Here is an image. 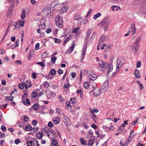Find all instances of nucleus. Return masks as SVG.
I'll return each mask as SVG.
<instances>
[{"mask_svg":"<svg viewBox=\"0 0 146 146\" xmlns=\"http://www.w3.org/2000/svg\"><path fill=\"white\" fill-rule=\"evenodd\" d=\"M97 62H98V69L101 71H104V69L107 68L109 66V64L107 62H103L102 60L97 59Z\"/></svg>","mask_w":146,"mask_h":146,"instance_id":"obj_1","label":"nucleus"},{"mask_svg":"<svg viewBox=\"0 0 146 146\" xmlns=\"http://www.w3.org/2000/svg\"><path fill=\"white\" fill-rule=\"evenodd\" d=\"M110 23L111 21L109 18L106 17L101 22L100 24L101 26H104V30L106 31L107 30Z\"/></svg>","mask_w":146,"mask_h":146,"instance_id":"obj_2","label":"nucleus"},{"mask_svg":"<svg viewBox=\"0 0 146 146\" xmlns=\"http://www.w3.org/2000/svg\"><path fill=\"white\" fill-rule=\"evenodd\" d=\"M55 22L56 26L60 28L63 27V19L60 15H58L55 17Z\"/></svg>","mask_w":146,"mask_h":146,"instance_id":"obj_3","label":"nucleus"},{"mask_svg":"<svg viewBox=\"0 0 146 146\" xmlns=\"http://www.w3.org/2000/svg\"><path fill=\"white\" fill-rule=\"evenodd\" d=\"M18 26H19L18 23L17 22H12V21H10L7 29L9 30L11 29L14 30L16 29L19 30V27Z\"/></svg>","mask_w":146,"mask_h":146,"instance_id":"obj_4","label":"nucleus"},{"mask_svg":"<svg viewBox=\"0 0 146 146\" xmlns=\"http://www.w3.org/2000/svg\"><path fill=\"white\" fill-rule=\"evenodd\" d=\"M123 59L122 57H119L117 59L116 62V70L117 71H119V69L123 65Z\"/></svg>","mask_w":146,"mask_h":146,"instance_id":"obj_5","label":"nucleus"},{"mask_svg":"<svg viewBox=\"0 0 146 146\" xmlns=\"http://www.w3.org/2000/svg\"><path fill=\"white\" fill-rule=\"evenodd\" d=\"M45 133L50 138H51L52 135H54L55 132L51 129L46 130Z\"/></svg>","mask_w":146,"mask_h":146,"instance_id":"obj_6","label":"nucleus"},{"mask_svg":"<svg viewBox=\"0 0 146 146\" xmlns=\"http://www.w3.org/2000/svg\"><path fill=\"white\" fill-rule=\"evenodd\" d=\"M56 74V71L54 69H51L48 75L47 76V78L48 80L49 79H52L53 78L52 76H50V74H51L52 76H54Z\"/></svg>","mask_w":146,"mask_h":146,"instance_id":"obj_7","label":"nucleus"},{"mask_svg":"<svg viewBox=\"0 0 146 146\" xmlns=\"http://www.w3.org/2000/svg\"><path fill=\"white\" fill-rule=\"evenodd\" d=\"M27 94H24V96H22V102L25 105L29 106L30 104V103L29 100L27 98L25 100H24V98H25L27 96Z\"/></svg>","mask_w":146,"mask_h":146,"instance_id":"obj_8","label":"nucleus"},{"mask_svg":"<svg viewBox=\"0 0 146 146\" xmlns=\"http://www.w3.org/2000/svg\"><path fill=\"white\" fill-rule=\"evenodd\" d=\"M97 77V75L94 74L92 73L88 76V78L90 81H93L96 80Z\"/></svg>","mask_w":146,"mask_h":146,"instance_id":"obj_9","label":"nucleus"},{"mask_svg":"<svg viewBox=\"0 0 146 146\" xmlns=\"http://www.w3.org/2000/svg\"><path fill=\"white\" fill-rule=\"evenodd\" d=\"M87 47V45H84L82 50V60H83L84 58V55L86 52V49Z\"/></svg>","mask_w":146,"mask_h":146,"instance_id":"obj_10","label":"nucleus"},{"mask_svg":"<svg viewBox=\"0 0 146 146\" xmlns=\"http://www.w3.org/2000/svg\"><path fill=\"white\" fill-rule=\"evenodd\" d=\"M139 46V43L135 42L133 45L132 46L131 48L134 50L135 53L137 52L138 47Z\"/></svg>","mask_w":146,"mask_h":146,"instance_id":"obj_11","label":"nucleus"},{"mask_svg":"<svg viewBox=\"0 0 146 146\" xmlns=\"http://www.w3.org/2000/svg\"><path fill=\"white\" fill-rule=\"evenodd\" d=\"M100 90L98 88H95L93 91V94L95 96H98L100 94Z\"/></svg>","mask_w":146,"mask_h":146,"instance_id":"obj_12","label":"nucleus"},{"mask_svg":"<svg viewBox=\"0 0 146 146\" xmlns=\"http://www.w3.org/2000/svg\"><path fill=\"white\" fill-rule=\"evenodd\" d=\"M74 43L72 44L71 46L66 51V54H68L71 53L74 50Z\"/></svg>","mask_w":146,"mask_h":146,"instance_id":"obj_13","label":"nucleus"},{"mask_svg":"<svg viewBox=\"0 0 146 146\" xmlns=\"http://www.w3.org/2000/svg\"><path fill=\"white\" fill-rule=\"evenodd\" d=\"M64 123L67 126L70 125L71 124L69 119L66 116L64 117Z\"/></svg>","mask_w":146,"mask_h":146,"instance_id":"obj_14","label":"nucleus"},{"mask_svg":"<svg viewBox=\"0 0 146 146\" xmlns=\"http://www.w3.org/2000/svg\"><path fill=\"white\" fill-rule=\"evenodd\" d=\"M108 81H106L102 85L101 89L105 91L108 88Z\"/></svg>","mask_w":146,"mask_h":146,"instance_id":"obj_15","label":"nucleus"},{"mask_svg":"<svg viewBox=\"0 0 146 146\" xmlns=\"http://www.w3.org/2000/svg\"><path fill=\"white\" fill-rule=\"evenodd\" d=\"M106 37L105 35H102L99 39V45H100L101 44H102V43L104 42L106 40Z\"/></svg>","mask_w":146,"mask_h":146,"instance_id":"obj_16","label":"nucleus"},{"mask_svg":"<svg viewBox=\"0 0 146 146\" xmlns=\"http://www.w3.org/2000/svg\"><path fill=\"white\" fill-rule=\"evenodd\" d=\"M60 121V118L58 117H55L53 118V121L54 124H58Z\"/></svg>","mask_w":146,"mask_h":146,"instance_id":"obj_17","label":"nucleus"},{"mask_svg":"<svg viewBox=\"0 0 146 146\" xmlns=\"http://www.w3.org/2000/svg\"><path fill=\"white\" fill-rule=\"evenodd\" d=\"M46 94L47 96H51L52 97H54L55 96V93L52 91L48 90L46 91Z\"/></svg>","mask_w":146,"mask_h":146,"instance_id":"obj_18","label":"nucleus"},{"mask_svg":"<svg viewBox=\"0 0 146 146\" xmlns=\"http://www.w3.org/2000/svg\"><path fill=\"white\" fill-rule=\"evenodd\" d=\"M58 144V143L55 139H53L52 141L51 146H57Z\"/></svg>","mask_w":146,"mask_h":146,"instance_id":"obj_19","label":"nucleus"},{"mask_svg":"<svg viewBox=\"0 0 146 146\" xmlns=\"http://www.w3.org/2000/svg\"><path fill=\"white\" fill-rule=\"evenodd\" d=\"M31 82L30 81H27L26 84H25V88L26 89H27L31 87Z\"/></svg>","mask_w":146,"mask_h":146,"instance_id":"obj_20","label":"nucleus"},{"mask_svg":"<svg viewBox=\"0 0 146 146\" xmlns=\"http://www.w3.org/2000/svg\"><path fill=\"white\" fill-rule=\"evenodd\" d=\"M131 27L132 29L131 32L132 34H134L135 33L136 30L135 26L134 25L132 24L131 25Z\"/></svg>","mask_w":146,"mask_h":146,"instance_id":"obj_21","label":"nucleus"},{"mask_svg":"<svg viewBox=\"0 0 146 146\" xmlns=\"http://www.w3.org/2000/svg\"><path fill=\"white\" fill-rule=\"evenodd\" d=\"M43 136V134L41 132H38L36 135V137L37 138H42Z\"/></svg>","mask_w":146,"mask_h":146,"instance_id":"obj_22","label":"nucleus"},{"mask_svg":"<svg viewBox=\"0 0 146 146\" xmlns=\"http://www.w3.org/2000/svg\"><path fill=\"white\" fill-rule=\"evenodd\" d=\"M25 21L24 20H19V21H18V24L19 25L18 26L19 27V29H20V27L21 26V28H22L24 26L25 23Z\"/></svg>","mask_w":146,"mask_h":146,"instance_id":"obj_23","label":"nucleus"},{"mask_svg":"<svg viewBox=\"0 0 146 146\" xmlns=\"http://www.w3.org/2000/svg\"><path fill=\"white\" fill-rule=\"evenodd\" d=\"M68 7L67 6H65L62 8L60 10L61 13H64L66 12L68 10Z\"/></svg>","mask_w":146,"mask_h":146,"instance_id":"obj_24","label":"nucleus"},{"mask_svg":"<svg viewBox=\"0 0 146 146\" xmlns=\"http://www.w3.org/2000/svg\"><path fill=\"white\" fill-rule=\"evenodd\" d=\"M111 45L110 44H108L105 49L104 51L108 52L110 51L111 48Z\"/></svg>","mask_w":146,"mask_h":146,"instance_id":"obj_25","label":"nucleus"},{"mask_svg":"<svg viewBox=\"0 0 146 146\" xmlns=\"http://www.w3.org/2000/svg\"><path fill=\"white\" fill-rule=\"evenodd\" d=\"M65 104L68 109L70 110L71 109L72 107L70 105V102L69 101H66V102Z\"/></svg>","mask_w":146,"mask_h":146,"instance_id":"obj_26","label":"nucleus"},{"mask_svg":"<svg viewBox=\"0 0 146 146\" xmlns=\"http://www.w3.org/2000/svg\"><path fill=\"white\" fill-rule=\"evenodd\" d=\"M134 73L135 76L136 78H140V74L139 72V71L137 69H136L134 72Z\"/></svg>","mask_w":146,"mask_h":146,"instance_id":"obj_27","label":"nucleus"},{"mask_svg":"<svg viewBox=\"0 0 146 146\" xmlns=\"http://www.w3.org/2000/svg\"><path fill=\"white\" fill-rule=\"evenodd\" d=\"M90 112L93 115V113H97L99 112V110L96 109H90Z\"/></svg>","mask_w":146,"mask_h":146,"instance_id":"obj_28","label":"nucleus"},{"mask_svg":"<svg viewBox=\"0 0 146 146\" xmlns=\"http://www.w3.org/2000/svg\"><path fill=\"white\" fill-rule=\"evenodd\" d=\"M109 69L108 70L107 73H108L111 72L112 70L113 66L111 63H110V64H109Z\"/></svg>","mask_w":146,"mask_h":146,"instance_id":"obj_29","label":"nucleus"},{"mask_svg":"<svg viewBox=\"0 0 146 146\" xmlns=\"http://www.w3.org/2000/svg\"><path fill=\"white\" fill-rule=\"evenodd\" d=\"M80 141L81 145H86L87 144L86 143V141L82 138H80Z\"/></svg>","mask_w":146,"mask_h":146,"instance_id":"obj_30","label":"nucleus"},{"mask_svg":"<svg viewBox=\"0 0 146 146\" xmlns=\"http://www.w3.org/2000/svg\"><path fill=\"white\" fill-rule=\"evenodd\" d=\"M74 18L75 20L80 21L82 19V17L79 15H76L74 16Z\"/></svg>","mask_w":146,"mask_h":146,"instance_id":"obj_31","label":"nucleus"},{"mask_svg":"<svg viewBox=\"0 0 146 146\" xmlns=\"http://www.w3.org/2000/svg\"><path fill=\"white\" fill-rule=\"evenodd\" d=\"M14 97L13 96H7L5 98V100L6 101H12L13 100Z\"/></svg>","mask_w":146,"mask_h":146,"instance_id":"obj_32","label":"nucleus"},{"mask_svg":"<svg viewBox=\"0 0 146 146\" xmlns=\"http://www.w3.org/2000/svg\"><path fill=\"white\" fill-rule=\"evenodd\" d=\"M26 17L25 12V10H23L22 11V12L21 15V18L22 19H25V17Z\"/></svg>","mask_w":146,"mask_h":146,"instance_id":"obj_33","label":"nucleus"},{"mask_svg":"<svg viewBox=\"0 0 146 146\" xmlns=\"http://www.w3.org/2000/svg\"><path fill=\"white\" fill-rule=\"evenodd\" d=\"M19 88L21 89H23L25 87V84L23 83H21L18 85Z\"/></svg>","mask_w":146,"mask_h":146,"instance_id":"obj_34","label":"nucleus"},{"mask_svg":"<svg viewBox=\"0 0 146 146\" xmlns=\"http://www.w3.org/2000/svg\"><path fill=\"white\" fill-rule=\"evenodd\" d=\"M80 29V27H78L74 28L73 29L72 33H77L78 30Z\"/></svg>","mask_w":146,"mask_h":146,"instance_id":"obj_35","label":"nucleus"},{"mask_svg":"<svg viewBox=\"0 0 146 146\" xmlns=\"http://www.w3.org/2000/svg\"><path fill=\"white\" fill-rule=\"evenodd\" d=\"M72 38V36H69L65 40H64V44L65 45L67 43V42L71 39Z\"/></svg>","mask_w":146,"mask_h":146,"instance_id":"obj_36","label":"nucleus"},{"mask_svg":"<svg viewBox=\"0 0 146 146\" xmlns=\"http://www.w3.org/2000/svg\"><path fill=\"white\" fill-rule=\"evenodd\" d=\"M34 53L33 51H31L28 56V59L30 60L33 55Z\"/></svg>","mask_w":146,"mask_h":146,"instance_id":"obj_37","label":"nucleus"},{"mask_svg":"<svg viewBox=\"0 0 146 146\" xmlns=\"http://www.w3.org/2000/svg\"><path fill=\"white\" fill-rule=\"evenodd\" d=\"M94 143V140L92 138L88 140V144L89 145L91 146L93 145Z\"/></svg>","mask_w":146,"mask_h":146,"instance_id":"obj_38","label":"nucleus"},{"mask_svg":"<svg viewBox=\"0 0 146 146\" xmlns=\"http://www.w3.org/2000/svg\"><path fill=\"white\" fill-rule=\"evenodd\" d=\"M50 10L49 8L47 7L45 8L42 11V13H45L46 14H47L48 12Z\"/></svg>","mask_w":146,"mask_h":146,"instance_id":"obj_39","label":"nucleus"},{"mask_svg":"<svg viewBox=\"0 0 146 146\" xmlns=\"http://www.w3.org/2000/svg\"><path fill=\"white\" fill-rule=\"evenodd\" d=\"M57 59V58L56 56H51V62L53 64H54L55 61Z\"/></svg>","mask_w":146,"mask_h":146,"instance_id":"obj_40","label":"nucleus"},{"mask_svg":"<svg viewBox=\"0 0 146 146\" xmlns=\"http://www.w3.org/2000/svg\"><path fill=\"white\" fill-rule=\"evenodd\" d=\"M25 129L26 130L29 131L32 130L31 127L29 125H27L26 126Z\"/></svg>","mask_w":146,"mask_h":146,"instance_id":"obj_41","label":"nucleus"},{"mask_svg":"<svg viewBox=\"0 0 146 146\" xmlns=\"http://www.w3.org/2000/svg\"><path fill=\"white\" fill-rule=\"evenodd\" d=\"M101 15V14L100 13H98L94 15V19H96L100 17Z\"/></svg>","mask_w":146,"mask_h":146,"instance_id":"obj_42","label":"nucleus"},{"mask_svg":"<svg viewBox=\"0 0 146 146\" xmlns=\"http://www.w3.org/2000/svg\"><path fill=\"white\" fill-rule=\"evenodd\" d=\"M21 119L25 122H27L29 120V118L27 116H25L23 117H22Z\"/></svg>","mask_w":146,"mask_h":146,"instance_id":"obj_43","label":"nucleus"},{"mask_svg":"<svg viewBox=\"0 0 146 146\" xmlns=\"http://www.w3.org/2000/svg\"><path fill=\"white\" fill-rule=\"evenodd\" d=\"M136 82L139 84L140 89L142 90L143 88V85L139 81L137 80Z\"/></svg>","mask_w":146,"mask_h":146,"instance_id":"obj_44","label":"nucleus"},{"mask_svg":"<svg viewBox=\"0 0 146 146\" xmlns=\"http://www.w3.org/2000/svg\"><path fill=\"white\" fill-rule=\"evenodd\" d=\"M111 9L113 11H114L115 10L116 11H117L118 10V9L117 5H114L111 7Z\"/></svg>","mask_w":146,"mask_h":146,"instance_id":"obj_45","label":"nucleus"},{"mask_svg":"<svg viewBox=\"0 0 146 146\" xmlns=\"http://www.w3.org/2000/svg\"><path fill=\"white\" fill-rule=\"evenodd\" d=\"M33 108L35 110H37L39 108V105L38 104H35L32 106Z\"/></svg>","mask_w":146,"mask_h":146,"instance_id":"obj_46","label":"nucleus"},{"mask_svg":"<svg viewBox=\"0 0 146 146\" xmlns=\"http://www.w3.org/2000/svg\"><path fill=\"white\" fill-rule=\"evenodd\" d=\"M27 146H34V143L31 141H29L27 142Z\"/></svg>","mask_w":146,"mask_h":146,"instance_id":"obj_47","label":"nucleus"},{"mask_svg":"<svg viewBox=\"0 0 146 146\" xmlns=\"http://www.w3.org/2000/svg\"><path fill=\"white\" fill-rule=\"evenodd\" d=\"M31 96L32 98H36L37 96V94L35 92H32L31 94Z\"/></svg>","mask_w":146,"mask_h":146,"instance_id":"obj_48","label":"nucleus"},{"mask_svg":"<svg viewBox=\"0 0 146 146\" xmlns=\"http://www.w3.org/2000/svg\"><path fill=\"white\" fill-rule=\"evenodd\" d=\"M54 40V41L56 43L59 44L61 42V40L59 39H57L56 38H53Z\"/></svg>","mask_w":146,"mask_h":146,"instance_id":"obj_49","label":"nucleus"},{"mask_svg":"<svg viewBox=\"0 0 146 146\" xmlns=\"http://www.w3.org/2000/svg\"><path fill=\"white\" fill-rule=\"evenodd\" d=\"M43 85L46 88H48V87L49 86V83L47 81L45 82H44Z\"/></svg>","mask_w":146,"mask_h":146,"instance_id":"obj_50","label":"nucleus"},{"mask_svg":"<svg viewBox=\"0 0 146 146\" xmlns=\"http://www.w3.org/2000/svg\"><path fill=\"white\" fill-rule=\"evenodd\" d=\"M134 135H130L129 136V137L127 139V142H130L132 139L134 137Z\"/></svg>","mask_w":146,"mask_h":146,"instance_id":"obj_51","label":"nucleus"},{"mask_svg":"<svg viewBox=\"0 0 146 146\" xmlns=\"http://www.w3.org/2000/svg\"><path fill=\"white\" fill-rule=\"evenodd\" d=\"M8 105V104H6L0 106V109H5L6 108Z\"/></svg>","mask_w":146,"mask_h":146,"instance_id":"obj_52","label":"nucleus"},{"mask_svg":"<svg viewBox=\"0 0 146 146\" xmlns=\"http://www.w3.org/2000/svg\"><path fill=\"white\" fill-rule=\"evenodd\" d=\"M93 135V132L91 131H89L88 132V136L89 137H92Z\"/></svg>","mask_w":146,"mask_h":146,"instance_id":"obj_53","label":"nucleus"},{"mask_svg":"<svg viewBox=\"0 0 146 146\" xmlns=\"http://www.w3.org/2000/svg\"><path fill=\"white\" fill-rule=\"evenodd\" d=\"M128 121L129 120H127V121L125 120L124 121L123 123L122 124V126L124 127L126 125H128L127 121Z\"/></svg>","mask_w":146,"mask_h":146,"instance_id":"obj_54","label":"nucleus"},{"mask_svg":"<svg viewBox=\"0 0 146 146\" xmlns=\"http://www.w3.org/2000/svg\"><path fill=\"white\" fill-rule=\"evenodd\" d=\"M84 86L86 89H88L89 87V84L87 82H85L84 84Z\"/></svg>","mask_w":146,"mask_h":146,"instance_id":"obj_55","label":"nucleus"},{"mask_svg":"<svg viewBox=\"0 0 146 146\" xmlns=\"http://www.w3.org/2000/svg\"><path fill=\"white\" fill-rule=\"evenodd\" d=\"M32 78L35 79L36 78L37 74L36 73L33 72L32 74Z\"/></svg>","mask_w":146,"mask_h":146,"instance_id":"obj_56","label":"nucleus"},{"mask_svg":"<svg viewBox=\"0 0 146 146\" xmlns=\"http://www.w3.org/2000/svg\"><path fill=\"white\" fill-rule=\"evenodd\" d=\"M58 99L59 100L60 102L62 103L64 101V98L61 96H58Z\"/></svg>","mask_w":146,"mask_h":146,"instance_id":"obj_57","label":"nucleus"},{"mask_svg":"<svg viewBox=\"0 0 146 146\" xmlns=\"http://www.w3.org/2000/svg\"><path fill=\"white\" fill-rule=\"evenodd\" d=\"M71 102L73 104H75L76 102V98H73L71 99Z\"/></svg>","mask_w":146,"mask_h":146,"instance_id":"obj_58","label":"nucleus"},{"mask_svg":"<svg viewBox=\"0 0 146 146\" xmlns=\"http://www.w3.org/2000/svg\"><path fill=\"white\" fill-rule=\"evenodd\" d=\"M81 125L82 126H84L86 129H88V127L85 122H82L81 123Z\"/></svg>","mask_w":146,"mask_h":146,"instance_id":"obj_59","label":"nucleus"},{"mask_svg":"<svg viewBox=\"0 0 146 146\" xmlns=\"http://www.w3.org/2000/svg\"><path fill=\"white\" fill-rule=\"evenodd\" d=\"M1 129L4 132L5 131L7 130L6 127L3 125L1 126Z\"/></svg>","mask_w":146,"mask_h":146,"instance_id":"obj_60","label":"nucleus"},{"mask_svg":"<svg viewBox=\"0 0 146 146\" xmlns=\"http://www.w3.org/2000/svg\"><path fill=\"white\" fill-rule=\"evenodd\" d=\"M39 27L41 29H44L45 28V25L44 24H43V25H40Z\"/></svg>","mask_w":146,"mask_h":146,"instance_id":"obj_61","label":"nucleus"},{"mask_svg":"<svg viewBox=\"0 0 146 146\" xmlns=\"http://www.w3.org/2000/svg\"><path fill=\"white\" fill-rule=\"evenodd\" d=\"M141 65V63L140 61H138L136 64V66L137 68H139Z\"/></svg>","mask_w":146,"mask_h":146,"instance_id":"obj_62","label":"nucleus"},{"mask_svg":"<svg viewBox=\"0 0 146 146\" xmlns=\"http://www.w3.org/2000/svg\"><path fill=\"white\" fill-rule=\"evenodd\" d=\"M48 125L49 127L52 128L53 127L54 125L52 122L49 121L48 123Z\"/></svg>","mask_w":146,"mask_h":146,"instance_id":"obj_63","label":"nucleus"},{"mask_svg":"<svg viewBox=\"0 0 146 146\" xmlns=\"http://www.w3.org/2000/svg\"><path fill=\"white\" fill-rule=\"evenodd\" d=\"M47 56V54L46 52H43L42 54V56L44 58H45Z\"/></svg>","mask_w":146,"mask_h":146,"instance_id":"obj_64","label":"nucleus"}]
</instances>
